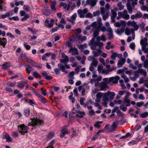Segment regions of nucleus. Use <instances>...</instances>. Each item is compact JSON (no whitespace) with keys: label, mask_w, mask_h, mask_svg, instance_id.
Returning <instances> with one entry per match:
<instances>
[{"label":"nucleus","mask_w":148,"mask_h":148,"mask_svg":"<svg viewBox=\"0 0 148 148\" xmlns=\"http://www.w3.org/2000/svg\"><path fill=\"white\" fill-rule=\"evenodd\" d=\"M74 72L73 71H72L70 72L69 75V77L70 79H74Z\"/></svg>","instance_id":"46"},{"label":"nucleus","mask_w":148,"mask_h":148,"mask_svg":"<svg viewBox=\"0 0 148 148\" xmlns=\"http://www.w3.org/2000/svg\"><path fill=\"white\" fill-rule=\"evenodd\" d=\"M127 69L126 68H124L122 69H119L117 71V73H122L125 70Z\"/></svg>","instance_id":"44"},{"label":"nucleus","mask_w":148,"mask_h":148,"mask_svg":"<svg viewBox=\"0 0 148 148\" xmlns=\"http://www.w3.org/2000/svg\"><path fill=\"white\" fill-rule=\"evenodd\" d=\"M135 44L134 42H132L130 44V47L132 50H134L135 49Z\"/></svg>","instance_id":"52"},{"label":"nucleus","mask_w":148,"mask_h":148,"mask_svg":"<svg viewBox=\"0 0 148 148\" xmlns=\"http://www.w3.org/2000/svg\"><path fill=\"white\" fill-rule=\"evenodd\" d=\"M10 64L7 63L5 64H4L2 65V68L3 69H6L10 67Z\"/></svg>","instance_id":"36"},{"label":"nucleus","mask_w":148,"mask_h":148,"mask_svg":"<svg viewBox=\"0 0 148 148\" xmlns=\"http://www.w3.org/2000/svg\"><path fill=\"white\" fill-rule=\"evenodd\" d=\"M107 94H105L103 98V101H108V97L106 96Z\"/></svg>","instance_id":"57"},{"label":"nucleus","mask_w":148,"mask_h":148,"mask_svg":"<svg viewBox=\"0 0 148 148\" xmlns=\"http://www.w3.org/2000/svg\"><path fill=\"white\" fill-rule=\"evenodd\" d=\"M0 44L2 45L3 47H5L7 43V40L5 38H3L2 39L1 38V40L0 41Z\"/></svg>","instance_id":"17"},{"label":"nucleus","mask_w":148,"mask_h":148,"mask_svg":"<svg viewBox=\"0 0 148 148\" xmlns=\"http://www.w3.org/2000/svg\"><path fill=\"white\" fill-rule=\"evenodd\" d=\"M131 26L134 27L133 29L134 30H134H137L139 28V26L137 25L136 22L134 21H133V23H132Z\"/></svg>","instance_id":"24"},{"label":"nucleus","mask_w":148,"mask_h":148,"mask_svg":"<svg viewBox=\"0 0 148 148\" xmlns=\"http://www.w3.org/2000/svg\"><path fill=\"white\" fill-rule=\"evenodd\" d=\"M54 140H52L49 143V145L45 148H53L52 145L54 144Z\"/></svg>","instance_id":"33"},{"label":"nucleus","mask_w":148,"mask_h":148,"mask_svg":"<svg viewBox=\"0 0 148 148\" xmlns=\"http://www.w3.org/2000/svg\"><path fill=\"white\" fill-rule=\"evenodd\" d=\"M58 66L59 69L62 72H65V65L63 64L62 63H60L58 64Z\"/></svg>","instance_id":"19"},{"label":"nucleus","mask_w":148,"mask_h":148,"mask_svg":"<svg viewBox=\"0 0 148 148\" xmlns=\"http://www.w3.org/2000/svg\"><path fill=\"white\" fill-rule=\"evenodd\" d=\"M85 100V99L84 98H81L80 100V103L81 105H82L84 104V101Z\"/></svg>","instance_id":"59"},{"label":"nucleus","mask_w":148,"mask_h":148,"mask_svg":"<svg viewBox=\"0 0 148 148\" xmlns=\"http://www.w3.org/2000/svg\"><path fill=\"white\" fill-rule=\"evenodd\" d=\"M19 132L22 135L28 132L27 130L29 129L28 127L24 124H21L18 126Z\"/></svg>","instance_id":"3"},{"label":"nucleus","mask_w":148,"mask_h":148,"mask_svg":"<svg viewBox=\"0 0 148 148\" xmlns=\"http://www.w3.org/2000/svg\"><path fill=\"white\" fill-rule=\"evenodd\" d=\"M54 135V133L53 132H50L47 136L48 140L51 138Z\"/></svg>","instance_id":"27"},{"label":"nucleus","mask_w":148,"mask_h":148,"mask_svg":"<svg viewBox=\"0 0 148 148\" xmlns=\"http://www.w3.org/2000/svg\"><path fill=\"white\" fill-rule=\"evenodd\" d=\"M26 13L23 10H21L20 12V14L21 16H23L25 15Z\"/></svg>","instance_id":"64"},{"label":"nucleus","mask_w":148,"mask_h":148,"mask_svg":"<svg viewBox=\"0 0 148 148\" xmlns=\"http://www.w3.org/2000/svg\"><path fill=\"white\" fill-rule=\"evenodd\" d=\"M77 112L76 115L78 118H82L85 114V113L84 112L79 111L78 112Z\"/></svg>","instance_id":"14"},{"label":"nucleus","mask_w":148,"mask_h":148,"mask_svg":"<svg viewBox=\"0 0 148 148\" xmlns=\"http://www.w3.org/2000/svg\"><path fill=\"white\" fill-rule=\"evenodd\" d=\"M132 33V35L134 34V30L133 29H126L125 30V34L127 35H130Z\"/></svg>","instance_id":"11"},{"label":"nucleus","mask_w":148,"mask_h":148,"mask_svg":"<svg viewBox=\"0 0 148 148\" xmlns=\"http://www.w3.org/2000/svg\"><path fill=\"white\" fill-rule=\"evenodd\" d=\"M95 43V44L94 46H97L100 48L103 45V43L99 42H97Z\"/></svg>","instance_id":"39"},{"label":"nucleus","mask_w":148,"mask_h":148,"mask_svg":"<svg viewBox=\"0 0 148 148\" xmlns=\"http://www.w3.org/2000/svg\"><path fill=\"white\" fill-rule=\"evenodd\" d=\"M30 112L29 109H25L24 111V114L26 117H28L29 116Z\"/></svg>","instance_id":"23"},{"label":"nucleus","mask_w":148,"mask_h":148,"mask_svg":"<svg viewBox=\"0 0 148 148\" xmlns=\"http://www.w3.org/2000/svg\"><path fill=\"white\" fill-rule=\"evenodd\" d=\"M73 92L74 93V95L77 96L79 95V94L78 93L77 88H75V89L73 90Z\"/></svg>","instance_id":"62"},{"label":"nucleus","mask_w":148,"mask_h":148,"mask_svg":"<svg viewBox=\"0 0 148 148\" xmlns=\"http://www.w3.org/2000/svg\"><path fill=\"white\" fill-rule=\"evenodd\" d=\"M117 6L119 7V10H121L124 9V6L122 5L121 2H119L117 4Z\"/></svg>","instance_id":"38"},{"label":"nucleus","mask_w":148,"mask_h":148,"mask_svg":"<svg viewBox=\"0 0 148 148\" xmlns=\"http://www.w3.org/2000/svg\"><path fill=\"white\" fill-rule=\"evenodd\" d=\"M125 103L126 104V106H129L130 105V100L127 98H124L123 100V103L122 104L124 105Z\"/></svg>","instance_id":"15"},{"label":"nucleus","mask_w":148,"mask_h":148,"mask_svg":"<svg viewBox=\"0 0 148 148\" xmlns=\"http://www.w3.org/2000/svg\"><path fill=\"white\" fill-rule=\"evenodd\" d=\"M10 16V13L9 12L5 13V14H3L1 15L0 14V19H5L6 17H9Z\"/></svg>","instance_id":"21"},{"label":"nucleus","mask_w":148,"mask_h":148,"mask_svg":"<svg viewBox=\"0 0 148 148\" xmlns=\"http://www.w3.org/2000/svg\"><path fill=\"white\" fill-rule=\"evenodd\" d=\"M60 70L59 69L57 68L55 69L54 71L56 75H58L60 73Z\"/></svg>","instance_id":"55"},{"label":"nucleus","mask_w":148,"mask_h":148,"mask_svg":"<svg viewBox=\"0 0 148 148\" xmlns=\"http://www.w3.org/2000/svg\"><path fill=\"white\" fill-rule=\"evenodd\" d=\"M21 57L23 60H25L27 58L26 55L25 53L21 54Z\"/></svg>","instance_id":"63"},{"label":"nucleus","mask_w":148,"mask_h":148,"mask_svg":"<svg viewBox=\"0 0 148 148\" xmlns=\"http://www.w3.org/2000/svg\"><path fill=\"white\" fill-rule=\"evenodd\" d=\"M95 38L93 37V38H92L91 40H90V43H88V44L89 45H92V46H94L95 45V43H96V42H95L94 41L95 40Z\"/></svg>","instance_id":"31"},{"label":"nucleus","mask_w":148,"mask_h":148,"mask_svg":"<svg viewBox=\"0 0 148 148\" xmlns=\"http://www.w3.org/2000/svg\"><path fill=\"white\" fill-rule=\"evenodd\" d=\"M90 5L91 7H94L95 6L97 3V0H91Z\"/></svg>","instance_id":"37"},{"label":"nucleus","mask_w":148,"mask_h":148,"mask_svg":"<svg viewBox=\"0 0 148 148\" xmlns=\"http://www.w3.org/2000/svg\"><path fill=\"white\" fill-rule=\"evenodd\" d=\"M124 32V28L123 27L121 28H118L116 31V33L119 35H121V33Z\"/></svg>","instance_id":"28"},{"label":"nucleus","mask_w":148,"mask_h":148,"mask_svg":"<svg viewBox=\"0 0 148 148\" xmlns=\"http://www.w3.org/2000/svg\"><path fill=\"white\" fill-rule=\"evenodd\" d=\"M27 84V83L26 82L21 81L18 83V84L17 85V86L18 87L23 89L24 88V84Z\"/></svg>","instance_id":"20"},{"label":"nucleus","mask_w":148,"mask_h":148,"mask_svg":"<svg viewBox=\"0 0 148 148\" xmlns=\"http://www.w3.org/2000/svg\"><path fill=\"white\" fill-rule=\"evenodd\" d=\"M98 64V62L97 59H95L92 62L91 64L90 65L93 66L95 67H96Z\"/></svg>","instance_id":"30"},{"label":"nucleus","mask_w":148,"mask_h":148,"mask_svg":"<svg viewBox=\"0 0 148 148\" xmlns=\"http://www.w3.org/2000/svg\"><path fill=\"white\" fill-rule=\"evenodd\" d=\"M56 2L55 0L53 1L51 3L50 7L52 10H56Z\"/></svg>","instance_id":"16"},{"label":"nucleus","mask_w":148,"mask_h":148,"mask_svg":"<svg viewBox=\"0 0 148 148\" xmlns=\"http://www.w3.org/2000/svg\"><path fill=\"white\" fill-rule=\"evenodd\" d=\"M107 31L109 32L108 34L109 36L108 39H110L111 38H113V31L112 30V29L111 27L108 28V29Z\"/></svg>","instance_id":"12"},{"label":"nucleus","mask_w":148,"mask_h":148,"mask_svg":"<svg viewBox=\"0 0 148 148\" xmlns=\"http://www.w3.org/2000/svg\"><path fill=\"white\" fill-rule=\"evenodd\" d=\"M30 17V16L29 14L27 13L25 15L24 17H23L21 19V20L22 21H25L27 20V19L29 18Z\"/></svg>","instance_id":"32"},{"label":"nucleus","mask_w":148,"mask_h":148,"mask_svg":"<svg viewBox=\"0 0 148 148\" xmlns=\"http://www.w3.org/2000/svg\"><path fill=\"white\" fill-rule=\"evenodd\" d=\"M107 95L109 98L110 100H111L114 98L115 94L114 92L108 91L107 93Z\"/></svg>","instance_id":"7"},{"label":"nucleus","mask_w":148,"mask_h":148,"mask_svg":"<svg viewBox=\"0 0 148 148\" xmlns=\"http://www.w3.org/2000/svg\"><path fill=\"white\" fill-rule=\"evenodd\" d=\"M9 19L10 20H13L14 21H17L19 20V18L17 16H16L10 17L9 18Z\"/></svg>","instance_id":"42"},{"label":"nucleus","mask_w":148,"mask_h":148,"mask_svg":"<svg viewBox=\"0 0 148 148\" xmlns=\"http://www.w3.org/2000/svg\"><path fill=\"white\" fill-rule=\"evenodd\" d=\"M125 62V60L124 58H121L118 62L117 66L119 68L122 66L123 65Z\"/></svg>","instance_id":"8"},{"label":"nucleus","mask_w":148,"mask_h":148,"mask_svg":"<svg viewBox=\"0 0 148 148\" xmlns=\"http://www.w3.org/2000/svg\"><path fill=\"white\" fill-rule=\"evenodd\" d=\"M29 63L30 64V65H27L25 69V71L26 73L28 74H29L31 72V70H30L29 69L31 68L32 67H38V66L36 65L37 64V63L32 59L30 60Z\"/></svg>","instance_id":"2"},{"label":"nucleus","mask_w":148,"mask_h":148,"mask_svg":"<svg viewBox=\"0 0 148 148\" xmlns=\"http://www.w3.org/2000/svg\"><path fill=\"white\" fill-rule=\"evenodd\" d=\"M124 104H122V105L120 106V108L124 112H125L127 110V108L126 107L123 106H124Z\"/></svg>","instance_id":"45"},{"label":"nucleus","mask_w":148,"mask_h":148,"mask_svg":"<svg viewBox=\"0 0 148 148\" xmlns=\"http://www.w3.org/2000/svg\"><path fill=\"white\" fill-rule=\"evenodd\" d=\"M85 16L87 18H92L93 17V16L91 13L88 12L86 15Z\"/></svg>","instance_id":"54"},{"label":"nucleus","mask_w":148,"mask_h":148,"mask_svg":"<svg viewBox=\"0 0 148 148\" xmlns=\"http://www.w3.org/2000/svg\"><path fill=\"white\" fill-rule=\"evenodd\" d=\"M127 9L130 14H131L132 12V9L131 6L129 3H127L126 4Z\"/></svg>","instance_id":"25"},{"label":"nucleus","mask_w":148,"mask_h":148,"mask_svg":"<svg viewBox=\"0 0 148 148\" xmlns=\"http://www.w3.org/2000/svg\"><path fill=\"white\" fill-rule=\"evenodd\" d=\"M32 120V126L34 127L36 125L42 126L44 125L43 121L37 118L31 119Z\"/></svg>","instance_id":"1"},{"label":"nucleus","mask_w":148,"mask_h":148,"mask_svg":"<svg viewBox=\"0 0 148 148\" xmlns=\"http://www.w3.org/2000/svg\"><path fill=\"white\" fill-rule=\"evenodd\" d=\"M103 66L102 65H99L97 68V70L99 73H100L101 70L103 68Z\"/></svg>","instance_id":"58"},{"label":"nucleus","mask_w":148,"mask_h":148,"mask_svg":"<svg viewBox=\"0 0 148 148\" xmlns=\"http://www.w3.org/2000/svg\"><path fill=\"white\" fill-rule=\"evenodd\" d=\"M77 12L80 18H84V14L82 11V10L81 9H79L77 11Z\"/></svg>","instance_id":"22"},{"label":"nucleus","mask_w":148,"mask_h":148,"mask_svg":"<svg viewBox=\"0 0 148 148\" xmlns=\"http://www.w3.org/2000/svg\"><path fill=\"white\" fill-rule=\"evenodd\" d=\"M42 76L44 77L45 79L47 80H50L52 78V77L51 76H48L47 73L45 71H44L41 73Z\"/></svg>","instance_id":"10"},{"label":"nucleus","mask_w":148,"mask_h":148,"mask_svg":"<svg viewBox=\"0 0 148 148\" xmlns=\"http://www.w3.org/2000/svg\"><path fill=\"white\" fill-rule=\"evenodd\" d=\"M93 16H98L100 15V12L99 10L96 11L95 12L93 13Z\"/></svg>","instance_id":"56"},{"label":"nucleus","mask_w":148,"mask_h":148,"mask_svg":"<svg viewBox=\"0 0 148 148\" xmlns=\"http://www.w3.org/2000/svg\"><path fill=\"white\" fill-rule=\"evenodd\" d=\"M117 53L114 52L113 53L111 56V58L112 60H115L117 57Z\"/></svg>","instance_id":"34"},{"label":"nucleus","mask_w":148,"mask_h":148,"mask_svg":"<svg viewBox=\"0 0 148 148\" xmlns=\"http://www.w3.org/2000/svg\"><path fill=\"white\" fill-rule=\"evenodd\" d=\"M95 114V112L92 109H91L89 112V114L90 116H92Z\"/></svg>","instance_id":"61"},{"label":"nucleus","mask_w":148,"mask_h":148,"mask_svg":"<svg viewBox=\"0 0 148 148\" xmlns=\"http://www.w3.org/2000/svg\"><path fill=\"white\" fill-rule=\"evenodd\" d=\"M119 79V77L117 76L114 77H112L109 79V82H112L114 84H117L118 83V80Z\"/></svg>","instance_id":"5"},{"label":"nucleus","mask_w":148,"mask_h":148,"mask_svg":"<svg viewBox=\"0 0 148 148\" xmlns=\"http://www.w3.org/2000/svg\"><path fill=\"white\" fill-rule=\"evenodd\" d=\"M3 138H5L7 142H10L12 141L11 138L7 133H4Z\"/></svg>","instance_id":"13"},{"label":"nucleus","mask_w":148,"mask_h":148,"mask_svg":"<svg viewBox=\"0 0 148 148\" xmlns=\"http://www.w3.org/2000/svg\"><path fill=\"white\" fill-rule=\"evenodd\" d=\"M16 84V82H14L13 83H11L10 82H8L7 83L8 86L11 87L14 86Z\"/></svg>","instance_id":"49"},{"label":"nucleus","mask_w":148,"mask_h":148,"mask_svg":"<svg viewBox=\"0 0 148 148\" xmlns=\"http://www.w3.org/2000/svg\"><path fill=\"white\" fill-rule=\"evenodd\" d=\"M136 19L140 18L142 16V14L141 12L137 13L135 14Z\"/></svg>","instance_id":"51"},{"label":"nucleus","mask_w":148,"mask_h":148,"mask_svg":"<svg viewBox=\"0 0 148 148\" xmlns=\"http://www.w3.org/2000/svg\"><path fill=\"white\" fill-rule=\"evenodd\" d=\"M103 96V93L102 92H98L96 95V97L97 99H100Z\"/></svg>","instance_id":"48"},{"label":"nucleus","mask_w":148,"mask_h":148,"mask_svg":"<svg viewBox=\"0 0 148 148\" xmlns=\"http://www.w3.org/2000/svg\"><path fill=\"white\" fill-rule=\"evenodd\" d=\"M111 11L112 13L111 18V21L114 23L115 21V18L117 16V13L112 9H111Z\"/></svg>","instance_id":"6"},{"label":"nucleus","mask_w":148,"mask_h":148,"mask_svg":"<svg viewBox=\"0 0 148 148\" xmlns=\"http://www.w3.org/2000/svg\"><path fill=\"white\" fill-rule=\"evenodd\" d=\"M77 14L76 13H74L71 17V19L69 21H71V20L75 21L77 17Z\"/></svg>","instance_id":"41"},{"label":"nucleus","mask_w":148,"mask_h":148,"mask_svg":"<svg viewBox=\"0 0 148 148\" xmlns=\"http://www.w3.org/2000/svg\"><path fill=\"white\" fill-rule=\"evenodd\" d=\"M148 116V112H146L142 113L141 115V117L142 118H146Z\"/></svg>","instance_id":"43"},{"label":"nucleus","mask_w":148,"mask_h":148,"mask_svg":"<svg viewBox=\"0 0 148 148\" xmlns=\"http://www.w3.org/2000/svg\"><path fill=\"white\" fill-rule=\"evenodd\" d=\"M68 52L69 53L71 52L72 55L73 56L77 55L79 54L77 49L75 47L71 48L69 50Z\"/></svg>","instance_id":"4"},{"label":"nucleus","mask_w":148,"mask_h":148,"mask_svg":"<svg viewBox=\"0 0 148 148\" xmlns=\"http://www.w3.org/2000/svg\"><path fill=\"white\" fill-rule=\"evenodd\" d=\"M109 17V13L107 12L106 14L103 15V19L104 21H106Z\"/></svg>","instance_id":"47"},{"label":"nucleus","mask_w":148,"mask_h":148,"mask_svg":"<svg viewBox=\"0 0 148 148\" xmlns=\"http://www.w3.org/2000/svg\"><path fill=\"white\" fill-rule=\"evenodd\" d=\"M65 136V128L64 127H63L62 129L61 130V134L60 135V137L62 138Z\"/></svg>","instance_id":"40"},{"label":"nucleus","mask_w":148,"mask_h":148,"mask_svg":"<svg viewBox=\"0 0 148 148\" xmlns=\"http://www.w3.org/2000/svg\"><path fill=\"white\" fill-rule=\"evenodd\" d=\"M135 72L138 73H140L141 74H143L145 76H147V72L145 69H139Z\"/></svg>","instance_id":"9"},{"label":"nucleus","mask_w":148,"mask_h":148,"mask_svg":"<svg viewBox=\"0 0 148 148\" xmlns=\"http://www.w3.org/2000/svg\"><path fill=\"white\" fill-rule=\"evenodd\" d=\"M122 17L125 19L128 20L130 18V16L128 14H123L122 16Z\"/></svg>","instance_id":"53"},{"label":"nucleus","mask_w":148,"mask_h":148,"mask_svg":"<svg viewBox=\"0 0 148 148\" xmlns=\"http://www.w3.org/2000/svg\"><path fill=\"white\" fill-rule=\"evenodd\" d=\"M23 9L26 12L29 11L30 9V7L28 5H24L23 7Z\"/></svg>","instance_id":"35"},{"label":"nucleus","mask_w":148,"mask_h":148,"mask_svg":"<svg viewBox=\"0 0 148 148\" xmlns=\"http://www.w3.org/2000/svg\"><path fill=\"white\" fill-rule=\"evenodd\" d=\"M99 30L97 28H96L93 34V36L95 38L97 37L99 35Z\"/></svg>","instance_id":"26"},{"label":"nucleus","mask_w":148,"mask_h":148,"mask_svg":"<svg viewBox=\"0 0 148 148\" xmlns=\"http://www.w3.org/2000/svg\"><path fill=\"white\" fill-rule=\"evenodd\" d=\"M40 101L43 103L45 104L47 102V101L45 97L43 96L40 99Z\"/></svg>","instance_id":"50"},{"label":"nucleus","mask_w":148,"mask_h":148,"mask_svg":"<svg viewBox=\"0 0 148 148\" xmlns=\"http://www.w3.org/2000/svg\"><path fill=\"white\" fill-rule=\"evenodd\" d=\"M144 66L145 68H147L148 67V61L145 60V61L144 63Z\"/></svg>","instance_id":"60"},{"label":"nucleus","mask_w":148,"mask_h":148,"mask_svg":"<svg viewBox=\"0 0 148 148\" xmlns=\"http://www.w3.org/2000/svg\"><path fill=\"white\" fill-rule=\"evenodd\" d=\"M6 7L5 6L3 5V4H0V11H6Z\"/></svg>","instance_id":"29"},{"label":"nucleus","mask_w":148,"mask_h":148,"mask_svg":"<svg viewBox=\"0 0 148 148\" xmlns=\"http://www.w3.org/2000/svg\"><path fill=\"white\" fill-rule=\"evenodd\" d=\"M118 125V124L117 122H114L112 125V129L110 131L112 132L115 131L116 130L115 129L117 127Z\"/></svg>","instance_id":"18"}]
</instances>
